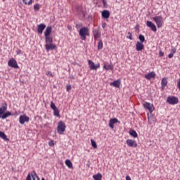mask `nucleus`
I'll return each instance as SVG.
<instances>
[{
    "label": "nucleus",
    "instance_id": "f257e3e1",
    "mask_svg": "<svg viewBox=\"0 0 180 180\" xmlns=\"http://www.w3.org/2000/svg\"><path fill=\"white\" fill-rule=\"evenodd\" d=\"M8 110V104L5 103L2 104L1 107L0 108V119L3 120L6 119V117H9V116H12V112L7 111Z\"/></svg>",
    "mask_w": 180,
    "mask_h": 180
},
{
    "label": "nucleus",
    "instance_id": "f03ea898",
    "mask_svg": "<svg viewBox=\"0 0 180 180\" xmlns=\"http://www.w3.org/2000/svg\"><path fill=\"white\" fill-rule=\"evenodd\" d=\"M79 34L81 40H86V36H89V28L83 27L79 30Z\"/></svg>",
    "mask_w": 180,
    "mask_h": 180
},
{
    "label": "nucleus",
    "instance_id": "7ed1b4c3",
    "mask_svg": "<svg viewBox=\"0 0 180 180\" xmlns=\"http://www.w3.org/2000/svg\"><path fill=\"white\" fill-rule=\"evenodd\" d=\"M65 123L63 121H59L57 127V131L59 134H63L65 131Z\"/></svg>",
    "mask_w": 180,
    "mask_h": 180
},
{
    "label": "nucleus",
    "instance_id": "20e7f679",
    "mask_svg": "<svg viewBox=\"0 0 180 180\" xmlns=\"http://www.w3.org/2000/svg\"><path fill=\"white\" fill-rule=\"evenodd\" d=\"M153 20L155 22L157 27L158 29L160 27H162V25L164 23V19L162 16L158 15L153 18Z\"/></svg>",
    "mask_w": 180,
    "mask_h": 180
},
{
    "label": "nucleus",
    "instance_id": "39448f33",
    "mask_svg": "<svg viewBox=\"0 0 180 180\" xmlns=\"http://www.w3.org/2000/svg\"><path fill=\"white\" fill-rule=\"evenodd\" d=\"M167 102L169 103V105H176V103L179 102V100L177 97L172 96L167 97Z\"/></svg>",
    "mask_w": 180,
    "mask_h": 180
},
{
    "label": "nucleus",
    "instance_id": "423d86ee",
    "mask_svg": "<svg viewBox=\"0 0 180 180\" xmlns=\"http://www.w3.org/2000/svg\"><path fill=\"white\" fill-rule=\"evenodd\" d=\"M51 108L52 109V110H53V115L56 116V117H60V111L53 101H51Z\"/></svg>",
    "mask_w": 180,
    "mask_h": 180
},
{
    "label": "nucleus",
    "instance_id": "0eeeda50",
    "mask_svg": "<svg viewBox=\"0 0 180 180\" xmlns=\"http://www.w3.org/2000/svg\"><path fill=\"white\" fill-rule=\"evenodd\" d=\"M89 65L91 70H98V68H101V64L98 63L97 65H95V63L94 61L89 60Z\"/></svg>",
    "mask_w": 180,
    "mask_h": 180
},
{
    "label": "nucleus",
    "instance_id": "6e6552de",
    "mask_svg": "<svg viewBox=\"0 0 180 180\" xmlns=\"http://www.w3.org/2000/svg\"><path fill=\"white\" fill-rule=\"evenodd\" d=\"M8 65L9 67H11L12 68H19V65H18V62H16V60L13 58L8 60Z\"/></svg>",
    "mask_w": 180,
    "mask_h": 180
},
{
    "label": "nucleus",
    "instance_id": "1a4fd4ad",
    "mask_svg": "<svg viewBox=\"0 0 180 180\" xmlns=\"http://www.w3.org/2000/svg\"><path fill=\"white\" fill-rule=\"evenodd\" d=\"M29 120H30V118L26 115H22L19 117V122L20 124H25V122H29Z\"/></svg>",
    "mask_w": 180,
    "mask_h": 180
},
{
    "label": "nucleus",
    "instance_id": "9d476101",
    "mask_svg": "<svg viewBox=\"0 0 180 180\" xmlns=\"http://www.w3.org/2000/svg\"><path fill=\"white\" fill-rule=\"evenodd\" d=\"M45 49L46 51H50V50H56V49H57V46L53 44V42H51L45 44Z\"/></svg>",
    "mask_w": 180,
    "mask_h": 180
},
{
    "label": "nucleus",
    "instance_id": "9b49d317",
    "mask_svg": "<svg viewBox=\"0 0 180 180\" xmlns=\"http://www.w3.org/2000/svg\"><path fill=\"white\" fill-rule=\"evenodd\" d=\"M93 34L95 40H99V39H101V32H99V29H93Z\"/></svg>",
    "mask_w": 180,
    "mask_h": 180
},
{
    "label": "nucleus",
    "instance_id": "f8f14e48",
    "mask_svg": "<svg viewBox=\"0 0 180 180\" xmlns=\"http://www.w3.org/2000/svg\"><path fill=\"white\" fill-rule=\"evenodd\" d=\"M143 107L145 108V109H148V110H149V112H150V113L154 110V105H153V104H151L150 103L146 102L143 104Z\"/></svg>",
    "mask_w": 180,
    "mask_h": 180
},
{
    "label": "nucleus",
    "instance_id": "ddd939ff",
    "mask_svg": "<svg viewBox=\"0 0 180 180\" xmlns=\"http://www.w3.org/2000/svg\"><path fill=\"white\" fill-rule=\"evenodd\" d=\"M167 86H168V78L164 77L161 81L162 91H164V89H165V87Z\"/></svg>",
    "mask_w": 180,
    "mask_h": 180
},
{
    "label": "nucleus",
    "instance_id": "4468645a",
    "mask_svg": "<svg viewBox=\"0 0 180 180\" xmlns=\"http://www.w3.org/2000/svg\"><path fill=\"white\" fill-rule=\"evenodd\" d=\"M136 50L137 51H141L144 50V44L138 41L136 44Z\"/></svg>",
    "mask_w": 180,
    "mask_h": 180
},
{
    "label": "nucleus",
    "instance_id": "2eb2a0df",
    "mask_svg": "<svg viewBox=\"0 0 180 180\" xmlns=\"http://www.w3.org/2000/svg\"><path fill=\"white\" fill-rule=\"evenodd\" d=\"M116 123H119V120H117V118H111L110 120L109 127L111 129H115V124Z\"/></svg>",
    "mask_w": 180,
    "mask_h": 180
},
{
    "label": "nucleus",
    "instance_id": "dca6fc26",
    "mask_svg": "<svg viewBox=\"0 0 180 180\" xmlns=\"http://www.w3.org/2000/svg\"><path fill=\"white\" fill-rule=\"evenodd\" d=\"M146 25L148 26V27H150L153 32H157V27L155 26V24L153 22L147 21Z\"/></svg>",
    "mask_w": 180,
    "mask_h": 180
},
{
    "label": "nucleus",
    "instance_id": "f3484780",
    "mask_svg": "<svg viewBox=\"0 0 180 180\" xmlns=\"http://www.w3.org/2000/svg\"><path fill=\"white\" fill-rule=\"evenodd\" d=\"M156 75L155 72H151L147 75H145V78L146 79H148V81H150L151 78H155Z\"/></svg>",
    "mask_w": 180,
    "mask_h": 180
},
{
    "label": "nucleus",
    "instance_id": "a211bd4d",
    "mask_svg": "<svg viewBox=\"0 0 180 180\" xmlns=\"http://www.w3.org/2000/svg\"><path fill=\"white\" fill-rule=\"evenodd\" d=\"M127 144L129 147H137V143H136V141H133L131 139H127Z\"/></svg>",
    "mask_w": 180,
    "mask_h": 180
},
{
    "label": "nucleus",
    "instance_id": "6ab92c4d",
    "mask_svg": "<svg viewBox=\"0 0 180 180\" xmlns=\"http://www.w3.org/2000/svg\"><path fill=\"white\" fill-rule=\"evenodd\" d=\"M46 29V25L43 23L39 24L38 25L37 32L39 34H41L43 33V31Z\"/></svg>",
    "mask_w": 180,
    "mask_h": 180
},
{
    "label": "nucleus",
    "instance_id": "aec40b11",
    "mask_svg": "<svg viewBox=\"0 0 180 180\" xmlns=\"http://www.w3.org/2000/svg\"><path fill=\"white\" fill-rule=\"evenodd\" d=\"M51 32H53V27H51V26L46 27L44 31V36L45 37L50 36V34H51Z\"/></svg>",
    "mask_w": 180,
    "mask_h": 180
},
{
    "label": "nucleus",
    "instance_id": "412c9836",
    "mask_svg": "<svg viewBox=\"0 0 180 180\" xmlns=\"http://www.w3.org/2000/svg\"><path fill=\"white\" fill-rule=\"evenodd\" d=\"M120 79L115 80L114 82H111L110 85L115 86V88H120V84H121Z\"/></svg>",
    "mask_w": 180,
    "mask_h": 180
},
{
    "label": "nucleus",
    "instance_id": "4be33fe9",
    "mask_svg": "<svg viewBox=\"0 0 180 180\" xmlns=\"http://www.w3.org/2000/svg\"><path fill=\"white\" fill-rule=\"evenodd\" d=\"M103 18H104V19H109L110 16V12L108 10H104L102 13H101Z\"/></svg>",
    "mask_w": 180,
    "mask_h": 180
},
{
    "label": "nucleus",
    "instance_id": "5701e85b",
    "mask_svg": "<svg viewBox=\"0 0 180 180\" xmlns=\"http://www.w3.org/2000/svg\"><path fill=\"white\" fill-rule=\"evenodd\" d=\"M45 43L46 44H49V43H53V38L50 36L45 37Z\"/></svg>",
    "mask_w": 180,
    "mask_h": 180
},
{
    "label": "nucleus",
    "instance_id": "b1692460",
    "mask_svg": "<svg viewBox=\"0 0 180 180\" xmlns=\"http://www.w3.org/2000/svg\"><path fill=\"white\" fill-rule=\"evenodd\" d=\"M129 134H130V136H132V137H134V138L139 136V134H137V132L134 129L129 130Z\"/></svg>",
    "mask_w": 180,
    "mask_h": 180
},
{
    "label": "nucleus",
    "instance_id": "393cba45",
    "mask_svg": "<svg viewBox=\"0 0 180 180\" xmlns=\"http://www.w3.org/2000/svg\"><path fill=\"white\" fill-rule=\"evenodd\" d=\"M93 178L94 180H102V174L98 173L97 174H94Z\"/></svg>",
    "mask_w": 180,
    "mask_h": 180
},
{
    "label": "nucleus",
    "instance_id": "a878e982",
    "mask_svg": "<svg viewBox=\"0 0 180 180\" xmlns=\"http://www.w3.org/2000/svg\"><path fill=\"white\" fill-rule=\"evenodd\" d=\"M65 165H67L68 167L72 168V162H71V160H70L69 159H67L65 161Z\"/></svg>",
    "mask_w": 180,
    "mask_h": 180
},
{
    "label": "nucleus",
    "instance_id": "bb28decb",
    "mask_svg": "<svg viewBox=\"0 0 180 180\" xmlns=\"http://www.w3.org/2000/svg\"><path fill=\"white\" fill-rule=\"evenodd\" d=\"M103 49V41L100 39L98 44V50H102Z\"/></svg>",
    "mask_w": 180,
    "mask_h": 180
},
{
    "label": "nucleus",
    "instance_id": "cd10ccee",
    "mask_svg": "<svg viewBox=\"0 0 180 180\" xmlns=\"http://www.w3.org/2000/svg\"><path fill=\"white\" fill-rule=\"evenodd\" d=\"M176 53V49H174L171 51L170 53L168 55L169 58H172L174 54Z\"/></svg>",
    "mask_w": 180,
    "mask_h": 180
},
{
    "label": "nucleus",
    "instance_id": "c85d7f7f",
    "mask_svg": "<svg viewBox=\"0 0 180 180\" xmlns=\"http://www.w3.org/2000/svg\"><path fill=\"white\" fill-rule=\"evenodd\" d=\"M139 40H140V43H144V41H146V37H144V35H143V34H140L139 36Z\"/></svg>",
    "mask_w": 180,
    "mask_h": 180
},
{
    "label": "nucleus",
    "instance_id": "c756f323",
    "mask_svg": "<svg viewBox=\"0 0 180 180\" xmlns=\"http://www.w3.org/2000/svg\"><path fill=\"white\" fill-rule=\"evenodd\" d=\"M103 69L104 70H113V65H104Z\"/></svg>",
    "mask_w": 180,
    "mask_h": 180
},
{
    "label": "nucleus",
    "instance_id": "7c9ffc66",
    "mask_svg": "<svg viewBox=\"0 0 180 180\" xmlns=\"http://www.w3.org/2000/svg\"><path fill=\"white\" fill-rule=\"evenodd\" d=\"M91 146H92V147H94V148H98V145H96V142L95 141V140L91 139Z\"/></svg>",
    "mask_w": 180,
    "mask_h": 180
},
{
    "label": "nucleus",
    "instance_id": "2f4dec72",
    "mask_svg": "<svg viewBox=\"0 0 180 180\" xmlns=\"http://www.w3.org/2000/svg\"><path fill=\"white\" fill-rule=\"evenodd\" d=\"M0 137L3 139V140H6V134L5 133L0 131Z\"/></svg>",
    "mask_w": 180,
    "mask_h": 180
},
{
    "label": "nucleus",
    "instance_id": "473e14b6",
    "mask_svg": "<svg viewBox=\"0 0 180 180\" xmlns=\"http://www.w3.org/2000/svg\"><path fill=\"white\" fill-rule=\"evenodd\" d=\"M32 179L33 180H40L39 179V176H37V174H36V172H34V175L32 174Z\"/></svg>",
    "mask_w": 180,
    "mask_h": 180
},
{
    "label": "nucleus",
    "instance_id": "72a5a7b5",
    "mask_svg": "<svg viewBox=\"0 0 180 180\" xmlns=\"http://www.w3.org/2000/svg\"><path fill=\"white\" fill-rule=\"evenodd\" d=\"M22 2L25 5H30L32 4V0H22Z\"/></svg>",
    "mask_w": 180,
    "mask_h": 180
},
{
    "label": "nucleus",
    "instance_id": "f704fd0d",
    "mask_svg": "<svg viewBox=\"0 0 180 180\" xmlns=\"http://www.w3.org/2000/svg\"><path fill=\"white\" fill-rule=\"evenodd\" d=\"M34 11H39V9H40V5L39 4H35L34 6Z\"/></svg>",
    "mask_w": 180,
    "mask_h": 180
},
{
    "label": "nucleus",
    "instance_id": "c9c22d12",
    "mask_svg": "<svg viewBox=\"0 0 180 180\" xmlns=\"http://www.w3.org/2000/svg\"><path fill=\"white\" fill-rule=\"evenodd\" d=\"M127 37V39H129V40H133V35L131 32H128V36Z\"/></svg>",
    "mask_w": 180,
    "mask_h": 180
},
{
    "label": "nucleus",
    "instance_id": "e433bc0d",
    "mask_svg": "<svg viewBox=\"0 0 180 180\" xmlns=\"http://www.w3.org/2000/svg\"><path fill=\"white\" fill-rule=\"evenodd\" d=\"M15 52H16V54H17V55L23 54V52H22V51H21L20 49H17L15 50Z\"/></svg>",
    "mask_w": 180,
    "mask_h": 180
},
{
    "label": "nucleus",
    "instance_id": "4c0bfd02",
    "mask_svg": "<svg viewBox=\"0 0 180 180\" xmlns=\"http://www.w3.org/2000/svg\"><path fill=\"white\" fill-rule=\"evenodd\" d=\"M46 75H49V77H54V75H53V73H51V71H47V72H46Z\"/></svg>",
    "mask_w": 180,
    "mask_h": 180
},
{
    "label": "nucleus",
    "instance_id": "58836bf2",
    "mask_svg": "<svg viewBox=\"0 0 180 180\" xmlns=\"http://www.w3.org/2000/svg\"><path fill=\"white\" fill-rule=\"evenodd\" d=\"M66 91L70 92L71 91V85H67Z\"/></svg>",
    "mask_w": 180,
    "mask_h": 180
},
{
    "label": "nucleus",
    "instance_id": "ea45409f",
    "mask_svg": "<svg viewBox=\"0 0 180 180\" xmlns=\"http://www.w3.org/2000/svg\"><path fill=\"white\" fill-rule=\"evenodd\" d=\"M26 180H32V175H30V174H28Z\"/></svg>",
    "mask_w": 180,
    "mask_h": 180
},
{
    "label": "nucleus",
    "instance_id": "a19ab883",
    "mask_svg": "<svg viewBox=\"0 0 180 180\" xmlns=\"http://www.w3.org/2000/svg\"><path fill=\"white\" fill-rule=\"evenodd\" d=\"M159 55L160 57H164V52H162V51H160Z\"/></svg>",
    "mask_w": 180,
    "mask_h": 180
},
{
    "label": "nucleus",
    "instance_id": "79ce46f5",
    "mask_svg": "<svg viewBox=\"0 0 180 180\" xmlns=\"http://www.w3.org/2000/svg\"><path fill=\"white\" fill-rule=\"evenodd\" d=\"M49 144L51 147L54 145V141H49Z\"/></svg>",
    "mask_w": 180,
    "mask_h": 180
},
{
    "label": "nucleus",
    "instance_id": "37998d69",
    "mask_svg": "<svg viewBox=\"0 0 180 180\" xmlns=\"http://www.w3.org/2000/svg\"><path fill=\"white\" fill-rule=\"evenodd\" d=\"M103 6H106L108 3L106 2V0H103Z\"/></svg>",
    "mask_w": 180,
    "mask_h": 180
},
{
    "label": "nucleus",
    "instance_id": "c03bdc74",
    "mask_svg": "<svg viewBox=\"0 0 180 180\" xmlns=\"http://www.w3.org/2000/svg\"><path fill=\"white\" fill-rule=\"evenodd\" d=\"M126 180H131V178H130V176L127 175L126 176Z\"/></svg>",
    "mask_w": 180,
    "mask_h": 180
},
{
    "label": "nucleus",
    "instance_id": "a18cd8bd",
    "mask_svg": "<svg viewBox=\"0 0 180 180\" xmlns=\"http://www.w3.org/2000/svg\"><path fill=\"white\" fill-rule=\"evenodd\" d=\"M102 27H103V29H105V27H106V23H103Z\"/></svg>",
    "mask_w": 180,
    "mask_h": 180
}]
</instances>
